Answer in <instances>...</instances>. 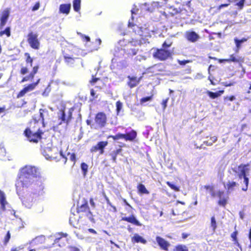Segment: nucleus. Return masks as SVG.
<instances>
[{"instance_id":"obj_43","label":"nucleus","mask_w":251,"mask_h":251,"mask_svg":"<svg viewBox=\"0 0 251 251\" xmlns=\"http://www.w3.org/2000/svg\"><path fill=\"white\" fill-rule=\"evenodd\" d=\"M116 106L117 113L118 114L122 108V103L120 100H118L116 103Z\"/></svg>"},{"instance_id":"obj_5","label":"nucleus","mask_w":251,"mask_h":251,"mask_svg":"<svg viewBox=\"0 0 251 251\" xmlns=\"http://www.w3.org/2000/svg\"><path fill=\"white\" fill-rule=\"evenodd\" d=\"M42 153L47 159L55 160L57 161L59 156L61 157L63 161L65 164L67 158L64 155L61 151H55L50 147H44L42 149Z\"/></svg>"},{"instance_id":"obj_51","label":"nucleus","mask_w":251,"mask_h":251,"mask_svg":"<svg viewBox=\"0 0 251 251\" xmlns=\"http://www.w3.org/2000/svg\"><path fill=\"white\" fill-rule=\"evenodd\" d=\"M100 79V78L94 77V76H92V79L89 81V82L92 85H94L96 82H97Z\"/></svg>"},{"instance_id":"obj_36","label":"nucleus","mask_w":251,"mask_h":251,"mask_svg":"<svg viewBox=\"0 0 251 251\" xmlns=\"http://www.w3.org/2000/svg\"><path fill=\"white\" fill-rule=\"evenodd\" d=\"M247 39L245 38H243L241 40H238L237 38L234 39V41L236 44V46L237 48V50H236V52H238V49L240 48L241 45L244 42H246Z\"/></svg>"},{"instance_id":"obj_7","label":"nucleus","mask_w":251,"mask_h":251,"mask_svg":"<svg viewBox=\"0 0 251 251\" xmlns=\"http://www.w3.org/2000/svg\"><path fill=\"white\" fill-rule=\"evenodd\" d=\"M27 41L30 47L34 50H38L40 48V42L38 39V35L33 32H29L27 35Z\"/></svg>"},{"instance_id":"obj_1","label":"nucleus","mask_w":251,"mask_h":251,"mask_svg":"<svg viewBox=\"0 0 251 251\" xmlns=\"http://www.w3.org/2000/svg\"><path fill=\"white\" fill-rule=\"evenodd\" d=\"M39 176V173L35 167H25L21 171V175L16 183V192L23 203L25 206L30 205L32 199L27 198L25 195L27 189L31 184L33 178Z\"/></svg>"},{"instance_id":"obj_44","label":"nucleus","mask_w":251,"mask_h":251,"mask_svg":"<svg viewBox=\"0 0 251 251\" xmlns=\"http://www.w3.org/2000/svg\"><path fill=\"white\" fill-rule=\"evenodd\" d=\"M152 96H151L146 97H144V98H142L140 100L141 104H143L146 102L151 100L152 99Z\"/></svg>"},{"instance_id":"obj_34","label":"nucleus","mask_w":251,"mask_h":251,"mask_svg":"<svg viewBox=\"0 0 251 251\" xmlns=\"http://www.w3.org/2000/svg\"><path fill=\"white\" fill-rule=\"evenodd\" d=\"M217 140V137L213 136L210 137L209 141H204L203 142V144L207 146H211L213 145L214 143L216 142Z\"/></svg>"},{"instance_id":"obj_8","label":"nucleus","mask_w":251,"mask_h":251,"mask_svg":"<svg viewBox=\"0 0 251 251\" xmlns=\"http://www.w3.org/2000/svg\"><path fill=\"white\" fill-rule=\"evenodd\" d=\"M95 122L99 128L104 127L107 123V117L106 114L102 112H98L95 117Z\"/></svg>"},{"instance_id":"obj_47","label":"nucleus","mask_w":251,"mask_h":251,"mask_svg":"<svg viewBox=\"0 0 251 251\" xmlns=\"http://www.w3.org/2000/svg\"><path fill=\"white\" fill-rule=\"evenodd\" d=\"M176 251H188L185 246H183L182 245L177 246L176 247Z\"/></svg>"},{"instance_id":"obj_28","label":"nucleus","mask_w":251,"mask_h":251,"mask_svg":"<svg viewBox=\"0 0 251 251\" xmlns=\"http://www.w3.org/2000/svg\"><path fill=\"white\" fill-rule=\"evenodd\" d=\"M40 79H38L36 82L28 84L27 86L25 87L24 89L25 90L26 93L28 91H32L34 89L36 86L39 83Z\"/></svg>"},{"instance_id":"obj_22","label":"nucleus","mask_w":251,"mask_h":251,"mask_svg":"<svg viewBox=\"0 0 251 251\" xmlns=\"http://www.w3.org/2000/svg\"><path fill=\"white\" fill-rule=\"evenodd\" d=\"M0 203L1 204V208L4 210L5 209V206L7 204L6 200V198L4 193L0 191Z\"/></svg>"},{"instance_id":"obj_19","label":"nucleus","mask_w":251,"mask_h":251,"mask_svg":"<svg viewBox=\"0 0 251 251\" xmlns=\"http://www.w3.org/2000/svg\"><path fill=\"white\" fill-rule=\"evenodd\" d=\"M71 5L70 3L61 4L59 6V12L68 15L70 11Z\"/></svg>"},{"instance_id":"obj_53","label":"nucleus","mask_w":251,"mask_h":251,"mask_svg":"<svg viewBox=\"0 0 251 251\" xmlns=\"http://www.w3.org/2000/svg\"><path fill=\"white\" fill-rule=\"evenodd\" d=\"M169 98H166V99L165 100H163L162 103H161V105L162 106V108H163V109L164 110L166 106H167V102L168 101V100H169Z\"/></svg>"},{"instance_id":"obj_2","label":"nucleus","mask_w":251,"mask_h":251,"mask_svg":"<svg viewBox=\"0 0 251 251\" xmlns=\"http://www.w3.org/2000/svg\"><path fill=\"white\" fill-rule=\"evenodd\" d=\"M76 212L79 214L78 218L73 214L70 217V223L76 228H80L81 226L87 225L88 221L94 223V216L90 211L88 201L84 198L82 203L78 204L76 207Z\"/></svg>"},{"instance_id":"obj_45","label":"nucleus","mask_w":251,"mask_h":251,"mask_svg":"<svg viewBox=\"0 0 251 251\" xmlns=\"http://www.w3.org/2000/svg\"><path fill=\"white\" fill-rule=\"evenodd\" d=\"M77 34L80 36L81 38L84 41H85L87 42H89L90 41V37L88 36L82 34V33H78V32L77 33Z\"/></svg>"},{"instance_id":"obj_54","label":"nucleus","mask_w":251,"mask_h":251,"mask_svg":"<svg viewBox=\"0 0 251 251\" xmlns=\"http://www.w3.org/2000/svg\"><path fill=\"white\" fill-rule=\"evenodd\" d=\"M59 236L56 238L55 240L58 241L62 237H67L68 236V234L67 233H60L58 234Z\"/></svg>"},{"instance_id":"obj_55","label":"nucleus","mask_w":251,"mask_h":251,"mask_svg":"<svg viewBox=\"0 0 251 251\" xmlns=\"http://www.w3.org/2000/svg\"><path fill=\"white\" fill-rule=\"evenodd\" d=\"M40 7V3L39 2H37L32 7V10L33 11H35L37 10Z\"/></svg>"},{"instance_id":"obj_42","label":"nucleus","mask_w":251,"mask_h":251,"mask_svg":"<svg viewBox=\"0 0 251 251\" xmlns=\"http://www.w3.org/2000/svg\"><path fill=\"white\" fill-rule=\"evenodd\" d=\"M81 168L83 171V175H86L88 170V165L85 163H81Z\"/></svg>"},{"instance_id":"obj_29","label":"nucleus","mask_w":251,"mask_h":251,"mask_svg":"<svg viewBox=\"0 0 251 251\" xmlns=\"http://www.w3.org/2000/svg\"><path fill=\"white\" fill-rule=\"evenodd\" d=\"M81 0H74L73 6L75 12H79L80 9Z\"/></svg>"},{"instance_id":"obj_13","label":"nucleus","mask_w":251,"mask_h":251,"mask_svg":"<svg viewBox=\"0 0 251 251\" xmlns=\"http://www.w3.org/2000/svg\"><path fill=\"white\" fill-rule=\"evenodd\" d=\"M204 188L208 190L211 196L214 197H218L220 199L225 197L224 192L221 191L215 192L213 190L212 187L210 186H204Z\"/></svg>"},{"instance_id":"obj_38","label":"nucleus","mask_w":251,"mask_h":251,"mask_svg":"<svg viewBox=\"0 0 251 251\" xmlns=\"http://www.w3.org/2000/svg\"><path fill=\"white\" fill-rule=\"evenodd\" d=\"M11 238V234L9 231H8L6 233V234L5 235V237H4L3 240V245L6 246L9 242L10 239Z\"/></svg>"},{"instance_id":"obj_64","label":"nucleus","mask_w":251,"mask_h":251,"mask_svg":"<svg viewBox=\"0 0 251 251\" xmlns=\"http://www.w3.org/2000/svg\"><path fill=\"white\" fill-rule=\"evenodd\" d=\"M90 204L91 205V206L93 208H95L96 207V204L94 201V200L92 198H91L90 199Z\"/></svg>"},{"instance_id":"obj_57","label":"nucleus","mask_w":251,"mask_h":251,"mask_svg":"<svg viewBox=\"0 0 251 251\" xmlns=\"http://www.w3.org/2000/svg\"><path fill=\"white\" fill-rule=\"evenodd\" d=\"M0 29H1L4 27V26L5 25L7 21L2 20H0Z\"/></svg>"},{"instance_id":"obj_24","label":"nucleus","mask_w":251,"mask_h":251,"mask_svg":"<svg viewBox=\"0 0 251 251\" xmlns=\"http://www.w3.org/2000/svg\"><path fill=\"white\" fill-rule=\"evenodd\" d=\"M238 184L235 181H228L226 184V188L227 191L230 192L233 191L235 187L238 186Z\"/></svg>"},{"instance_id":"obj_18","label":"nucleus","mask_w":251,"mask_h":251,"mask_svg":"<svg viewBox=\"0 0 251 251\" xmlns=\"http://www.w3.org/2000/svg\"><path fill=\"white\" fill-rule=\"evenodd\" d=\"M40 117L41 119V123L43 127L45 126V121L46 119H49V112L48 110L45 109H39Z\"/></svg>"},{"instance_id":"obj_10","label":"nucleus","mask_w":251,"mask_h":251,"mask_svg":"<svg viewBox=\"0 0 251 251\" xmlns=\"http://www.w3.org/2000/svg\"><path fill=\"white\" fill-rule=\"evenodd\" d=\"M63 58L65 63L70 66H73L76 61L80 59L79 57L74 56L67 53L63 54Z\"/></svg>"},{"instance_id":"obj_23","label":"nucleus","mask_w":251,"mask_h":251,"mask_svg":"<svg viewBox=\"0 0 251 251\" xmlns=\"http://www.w3.org/2000/svg\"><path fill=\"white\" fill-rule=\"evenodd\" d=\"M131 241L133 243H141L143 244H145L146 243V240L138 234H135L134 235V236L131 238Z\"/></svg>"},{"instance_id":"obj_12","label":"nucleus","mask_w":251,"mask_h":251,"mask_svg":"<svg viewBox=\"0 0 251 251\" xmlns=\"http://www.w3.org/2000/svg\"><path fill=\"white\" fill-rule=\"evenodd\" d=\"M142 76H140L139 77H137L136 76H128L127 78L128 79V80L127 83L128 86L130 88H132L136 87L140 83V82L142 79Z\"/></svg>"},{"instance_id":"obj_31","label":"nucleus","mask_w":251,"mask_h":251,"mask_svg":"<svg viewBox=\"0 0 251 251\" xmlns=\"http://www.w3.org/2000/svg\"><path fill=\"white\" fill-rule=\"evenodd\" d=\"M24 55L25 57V62L27 64H29L31 67L33 62V59L30 56V55L28 52H25Z\"/></svg>"},{"instance_id":"obj_17","label":"nucleus","mask_w":251,"mask_h":251,"mask_svg":"<svg viewBox=\"0 0 251 251\" xmlns=\"http://www.w3.org/2000/svg\"><path fill=\"white\" fill-rule=\"evenodd\" d=\"M171 55V52L165 49H158V59L164 60L167 59Z\"/></svg>"},{"instance_id":"obj_48","label":"nucleus","mask_w":251,"mask_h":251,"mask_svg":"<svg viewBox=\"0 0 251 251\" xmlns=\"http://www.w3.org/2000/svg\"><path fill=\"white\" fill-rule=\"evenodd\" d=\"M245 1V0H241L237 2L236 5L239 7L240 9H242L244 7Z\"/></svg>"},{"instance_id":"obj_3","label":"nucleus","mask_w":251,"mask_h":251,"mask_svg":"<svg viewBox=\"0 0 251 251\" xmlns=\"http://www.w3.org/2000/svg\"><path fill=\"white\" fill-rule=\"evenodd\" d=\"M44 131L40 128V123L35 118L30 122L29 126L24 131V135L30 142L37 143L42 138Z\"/></svg>"},{"instance_id":"obj_52","label":"nucleus","mask_w":251,"mask_h":251,"mask_svg":"<svg viewBox=\"0 0 251 251\" xmlns=\"http://www.w3.org/2000/svg\"><path fill=\"white\" fill-rule=\"evenodd\" d=\"M5 149L3 147H0V157L5 156Z\"/></svg>"},{"instance_id":"obj_20","label":"nucleus","mask_w":251,"mask_h":251,"mask_svg":"<svg viewBox=\"0 0 251 251\" xmlns=\"http://www.w3.org/2000/svg\"><path fill=\"white\" fill-rule=\"evenodd\" d=\"M158 245L165 251H168V248L170 245L167 241L159 237H158Z\"/></svg>"},{"instance_id":"obj_30","label":"nucleus","mask_w":251,"mask_h":251,"mask_svg":"<svg viewBox=\"0 0 251 251\" xmlns=\"http://www.w3.org/2000/svg\"><path fill=\"white\" fill-rule=\"evenodd\" d=\"M210 228H211L212 232L214 233L217 228V222L214 216L211 218Z\"/></svg>"},{"instance_id":"obj_60","label":"nucleus","mask_w":251,"mask_h":251,"mask_svg":"<svg viewBox=\"0 0 251 251\" xmlns=\"http://www.w3.org/2000/svg\"><path fill=\"white\" fill-rule=\"evenodd\" d=\"M237 234V232L234 231L231 234V237L233 238V240L235 241H237V237H236Z\"/></svg>"},{"instance_id":"obj_62","label":"nucleus","mask_w":251,"mask_h":251,"mask_svg":"<svg viewBox=\"0 0 251 251\" xmlns=\"http://www.w3.org/2000/svg\"><path fill=\"white\" fill-rule=\"evenodd\" d=\"M138 50H137V49H131V52H129V53L132 56L135 55L137 54Z\"/></svg>"},{"instance_id":"obj_26","label":"nucleus","mask_w":251,"mask_h":251,"mask_svg":"<svg viewBox=\"0 0 251 251\" xmlns=\"http://www.w3.org/2000/svg\"><path fill=\"white\" fill-rule=\"evenodd\" d=\"M224 92V90H220L217 92L214 93L210 91H207L206 93L212 99H214L220 97Z\"/></svg>"},{"instance_id":"obj_63","label":"nucleus","mask_w":251,"mask_h":251,"mask_svg":"<svg viewBox=\"0 0 251 251\" xmlns=\"http://www.w3.org/2000/svg\"><path fill=\"white\" fill-rule=\"evenodd\" d=\"M228 100L230 101H233L235 100V97L234 96H232L231 97H226L225 98V100Z\"/></svg>"},{"instance_id":"obj_40","label":"nucleus","mask_w":251,"mask_h":251,"mask_svg":"<svg viewBox=\"0 0 251 251\" xmlns=\"http://www.w3.org/2000/svg\"><path fill=\"white\" fill-rule=\"evenodd\" d=\"M167 184L173 190L176 191V192L179 191V187L177 186L174 183L170 182L169 181H167Z\"/></svg>"},{"instance_id":"obj_39","label":"nucleus","mask_w":251,"mask_h":251,"mask_svg":"<svg viewBox=\"0 0 251 251\" xmlns=\"http://www.w3.org/2000/svg\"><path fill=\"white\" fill-rule=\"evenodd\" d=\"M68 156H69V159L73 162V166H74L75 164L76 158V155L75 153H68Z\"/></svg>"},{"instance_id":"obj_56","label":"nucleus","mask_w":251,"mask_h":251,"mask_svg":"<svg viewBox=\"0 0 251 251\" xmlns=\"http://www.w3.org/2000/svg\"><path fill=\"white\" fill-rule=\"evenodd\" d=\"M68 249L70 250V251H80L79 249L73 246H69Z\"/></svg>"},{"instance_id":"obj_37","label":"nucleus","mask_w":251,"mask_h":251,"mask_svg":"<svg viewBox=\"0 0 251 251\" xmlns=\"http://www.w3.org/2000/svg\"><path fill=\"white\" fill-rule=\"evenodd\" d=\"M128 26L130 27H134L133 29L134 32H135V33L136 32V31H137L138 33H140V32H142L141 27H138L135 24L129 23Z\"/></svg>"},{"instance_id":"obj_16","label":"nucleus","mask_w":251,"mask_h":251,"mask_svg":"<svg viewBox=\"0 0 251 251\" xmlns=\"http://www.w3.org/2000/svg\"><path fill=\"white\" fill-rule=\"evenodd\" d=\"M121 220L131 223L137 226H141L142 224L136 219L133 215H131L129 217H123Z\"/></svg>"},{"instance_id":"obj_14","label":"nucleus","mask_w":251,"mask_h":251,"mask_svg":"<svg viewBox=\"0 0 251 251\" xmlns=\"http://www.w3.org/2000/svg\"><path fill=\"white\" fill-rule=\"evenodd\" d=\"M185 37L189 41L194 43L200 38V36L195 31H187L185 33Z\"/></svg>"},{"instance_id":"obj_46","label":"nucleus","mask_w":251,"mask_h":251,"mask_svg":"<svg viewBox=\"0 0 251 251\" xmlns=\"http://www.w3.org/2000/svg\"><path fill=\"white\" fill-rule=\"evenodd\" d=\"M226 203V197H224L222 199H219L218 204L221 206H225Z\"/></svg>"},{"instance_id":"obj_32","label":"nucleus","mask_w":251,"mask_h":251,"mask_svg":"<svg viewBox=\"0 0 251 251\" xmlns=\"http://www.w3.org/2000/svg\"><path fill=\"white\" fill-rule=\"evenodd\" d=\"M9 10L8 8L5 9L2 12L0 20L7 21L9 16Z\"/></svg>"},{"instance_id":"obj_41","label":"nucleus","mask_w":251,"mask_h":251,"mask_svg":"<svg viewBox=\"0 0 251 251\" xmlns=\"http://www.w3.org/2000/svg\"><path fill=\"white\" fill-rule=\"evenodd\" d=\"M29 72L28 68L26 66H22L19 71V73L22 75H25Z\"/></svg>"},{"instance_id":"obj_58","label":"nucleus","mask_w":251,"mask_h":251,"mask_svg":"<svg viewBox=\"0 0 251 251\" xmlns=\"http://www.w3.org/2000/svg\"><path fill=\"white\" fill-rule=\"evenodd\" d=\"M90 94H91V96L94 98V99H96L98 98V95H96V93H95V92L94 91V90L93 89H92L91 90H90Z\"/></svg>"},{"instance_id":"obj_33","label":"nucleus","mask_w":251,"mask_h":251,"mask_svg":"<svg viewBox=\"0 0 251 251\" xmlns=\"http://www.w3.org/2000/svg\"><path fill=\"white\" fill-rule=\"evenodd\" d=\"M6 35L7 37H9L11 35V28L8 26L5 28L4 30L0 31V37H1L3 35Z\"/></svg>"},{"instance_id":"obj_4","label":"nucleus","mask_w":251,"mask_h":251,"mask_svg":"<svg viewBox=\"0 0 251 251\" xmlns=\"http://www.w3.org/2000/svg\"><path fill=\"white\" fill-rule=\"evenodd\" d=\"M249 167V164H242L233 170L240 183L241 184H245V186H243L242 188V190L244 191H246L248 188L249 178L248 176H249L250 172V169Z\"/></svg>"},{"instance_id":"obj_49","label":"nucleus","mask_w":251,"mask_h":251,"mask_svg":"<svg viewBox=\"0 0 251 251\" xmlns=\"http://www.w3.org/2000/svg\"><path fill=\"white\" fill-rule=\"evenodd\" d=\"M26 93L25 90L23 88L21 90L17 95V98H20L23 97Z\"/></svg>"},{"instance_id":"obj_15","label":"nucleus","mask_w":251,"mask_h":251,"mask_svg":"<svg viewBox=\"0 0 251 251\" xmlns=\"http://www.w3.org/2000/svg\"><path fill=\"white\" fill-rule=\"evenodd\" d=\"M123 136L125 141L132 142L137 137V132L135 130L132 129L128 132L123 134Z\"/></svg>"},{"instance_id":"obj_35","label":"nucleus","mask_w":251,"mask_h":251,"mask_svg":"<svg viewBox=\"0 0 251 251\" xmlns=\"http://www.w3.org/2000/svg\"><path fill=\"white\" fill-rule=\"evenodd\" d=\"M108 138H112L114 141L124 139L123 133H118L115 135H109Z\"/></svg>"},{"instance_id":"obj_59","label":"nucleus","mask_w":251,"mask_h":251,"mask_svg":"<svg viewBox=\"0 0 251 251\" xmlns=\"http://www.w3.org/2000/svg\"><path fill=\"white\" fill-rule=\"evenodd\" d=\"M28 251H46L45 249L44 248H39L38 249H29Z\"/></svg>"},{"instance_id":"obj_61","label":"nucleus","mask_w":251,"mask_h":251,"mask_svg":"<svg viewBox=\"0 0 251 251\" xmlns=\"http://www.w3.org/2000/svg\"><path fill=\"white\" fill-rule=\"evenodd\" d=\"M178 62L181 65H185L187 63L189 62V61H188V60H182V61H181V60H178Z\"/></svg>"},{"instance_id":"obj_25","label":"nucleus","mask_w":251,"mask_h":251,"mask_svg":"<svg viewBox=\"0 0 251 251\" xmlns=\"http://www.w3.org/2000/svg\"><path fill=\"white\" fill-rule=\"evenodd\" d=\"M137 189L139 194H148L149 193L145 185L142 183H139L137 185Z\"/></svg>"},{"instance_id":"obj_6","label":"nucleus","mask_w":251,"mask_h":251,"mask_svg":"<svg viewBox=\"0 0 251 251\" xmlns=\"http://www.w3.org/2000/svg\"><path fill=\"white\" fill-rule=\"evenodd\" d=\"M75 110V107H72L68 109L67 112H66V107H63L59 109L57 116L58 119L60 120L59 124L65 123L68 125L73 119V112Z\"/></svg>"},{"instance_id":"obj_21","label":"nucleus","mask_w":251,"mask_h":251,"mask_svg":"<svg viewBox=\"0 0 251 251\" xmlns=\"http://www.w3.org/2000/svg\"><path fill=\"white\" fill-rule=\"evenodd\" d=\"M122 149L119 148L116 150L112 151L109 153V156L111 157V159L114 163H117V155L122 152Z\"/></svg>"},{"instance_id":"obj_11","label":"nucleus","mask_w":251,"mask_h":251,"mask_svg":"<svg viewBox=\"0 0 251 251\" xmlns=\"http://www.w3.org/2000/svg\"><path fill=\"white\" fill-rule=\"evenodd\" d=\"M39 69V66L36 65L32 67V71L28 75L25 76L23 77L21 82L27 81L28 80H32L34 78L35 74H36Z\"/></svg>"},{"instance_id":"obj_50","label":"nucleus","mask_w":251,"mask_h":251,"mask_svg":"<svg viewBox=\"0 0 251 251\" xmlns=\"http://www.w3.org/2000/svg\"><path fill=\"white\" fill-rule=\"evenodd\" d=\"M172 43L169 41H165L162 45L164 49L167 48L171 46Z\"/></svg>"},{"instance_id":"obj_27","label":"nucleus","mask_w":251,"mask_h":251,"mask_svg":"<svg viewBox=\"0 0 251 251\" xmlns=\"http://www.w3.org/2000/svg\"><path fill=\"white\" fill-rule=\"evenodd\" d=\"M241 58L238 56H236L234 54H232L230 56V57L229 59H224V60H221L220 61V62H223L224 61H226L228 62H229L230 61L233 62H239L240 61Z\"/></svg>"},{"instance_id":"obj_9","label":"nucleus","mask_w":251,"mask_h":251,"mask_svg":"<svg viewBox=\"0 0 251 251\" xmlns=\"http://www.w3.org/2000/svg\"><path fill=\"white\" fill-rule=\"evenodd\" d=\"M107 141L99 142L96 145L92 146L90 151L91 153L99 152L100 154H102L104 152L105 147L108 145Z\"/></svg>"}]
</instances>
